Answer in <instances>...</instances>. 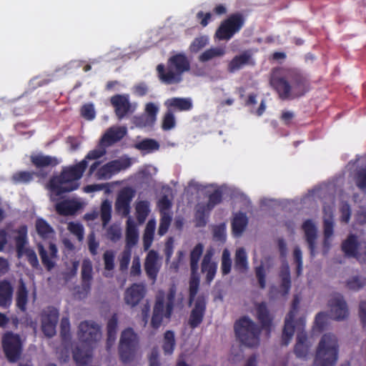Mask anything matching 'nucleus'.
Instances as JSON below:
<instances>
[{"instance_id":"20e7f679","label":"nucleus","mask_w":366,"mask_h":366,"mask_svg":"<svg viewBox=\"0 0 366 366\" xmlns=\"http://www.w3.org/2000/svg\"><path fill=\"white\" fill-rule=\"evenodd\" d=\"M190 70V62L183 53H179L170 56L167 61V70L162 64L157 66L159 80L165 84L179 83L182 74Z\"/></svg>"},{"instance_id":"72a5a7b5","label":"nucleus","mask_w":366,"mask_h":366,"mask_svg":"<svg viewBox=\"0 0 366 366\" xmlns=\"http://www.w3.org/2000/svg\"><path fill=\"white\" fill-rule=\"evenodd\" d=\"M248 219L244 213L237 214L232 221V232L235 237H239L245 230Z\"/></svg>"},{"instance_id":"13d9d810","label":"nucleus","mask_w":366,"mask_h":366,"mask_svg":"<svg viewBox=\"0 0 366 366\" xmlns=\"http://www.w3.org/2000/svg\"><path fill=\"white\" fill-rule=\"evenodd\" d=\"M323 229L324 237L331 238L334 232V222L332 212L330 213L328 217L324 218Z\"/></svg>"},{"instance_id":"6ab92c4d","label":"nucleus","mask_w":366,"mask_h":366,"mask_svg":"<svg viewBox=\"0 0 366 366\" xmlns=\"http://www.w3.org/2000/svg\"><path fill=\"white\" fill-rule=\"evenodd\" d=\"M256 317L261 325V328L270 333L273 317L265 302L255 304Z\"/></svg>"},{"instance_id":"58836bf2","label":"nucleus","mask_w":366,"mask_h":366,"mask_svg":"<svg viewBox=\"0 0 366 366\" xmlns=\"http://www.w3.org/2000/svg\"><path fill=\"white\" fill-rule=\"evenodd\" d=\"M112 174H116L122 170L127 169L132 165L131 159L129 157L120 158L112 160L106 164Z\"/></svg>"},{"instance_id":"f704fd0d","label":"nucleus","mask_w":366,"mask_h":366,"mask_svg":"<svg viewBox=\"0 0 366 366\" xmlns=\"http://www.w3.org/2000/svg\"><path fill=\"white\" fill-rule=\"evenodd\" d=\"M358 244L357 237L354 234H350L342 243V250L346 256L356 257L359 252L357 251Z\"/></svg>"},{"instance_id":"de8ad7c7","label":"nucleus","mask_w":366,"mask_h":366,"mask_svg":"<svg viewBox=\"0 0 366 366\" xmlns=\"http://www.w3.org/2000/svg\"><path fill=\"white\" fill-rule=\"evenodd\" d=\"M101 219L103 227H106L112 218V204L111 202L105 199L102 202L100 207Z\"/></svg>"},{"instance_id":"4c0bfd02","label":"nucleus","mask_w":366,"mask_h":366,"mask_svg":"<svg viewBox=\"0 0 366 366\" xmlns=\"http://www.w3.org/2000/svg\"><path fill=\"white\" fill-rule=\"evenodd\" d=\"M139 239L138 230L135 224L130 220L127 221L126 229V247L129 249L137 244Z\"/></svg>"},{"instance_id":"cd10ccee","label":"nucleus","mask_w":366,"mask_h":366,"mask_svg":"<svg viewBox=\"0 0 366 366\" xmlns=\"http://www.w3.org/2000/svg\"><path fill=\"white\" fill-rule=\"evenodd\" d=\"M164 104L168 109L173 112L189 111L193 107L192 102L189 98L173 97L168 99Z\"/></svg>"},{"instance_id":"4be33fe9","label":"nucleus","mask_w":366,"mask_h":366,"mask_svg":"<svg viewBox=\"0 0 366 366\" xmlns=\"http://www.w3.org/2000/svg\"><path fill=\"white\" fill-rule=\"evenodd\" d=\"M212 250H207L201 264L202 272L206 274V282L208 284L214 280L217 269V264L212 260Z\"/></svg>"},{"instance_id":"412c9836","label":"nucleus","mask_w":366,"mask_h":366,"mask_svg":"<svg viewBox=\"0 0 366 366\" xmlns=\"http://www.w3.org/2000/svg\"><path fill=\"white\" fill-rule=\"evenodd\" d=\"M145 295L144 287L134 283L127 288L124 294L125 303L132 307L137 306Z\"/></svg>"},{"instance_id":"9b49d317","label":"nucleus","mask_w":366,"mask_h":366,"mask_svg":"<svg viewBox=\"0 0 366 366\" xmlns=\"http://www.w3.org/2000/svg\"><path fill=\"white\" fill-rule=\"evenodd\" d=\"M2 347L7 360L16 362L21 355V344L19 336L12 332H6L2 337Z\"/></svg>"},{"instance_id":"1a4fd4ad","label":"nucleus","mask_w":366,"mask_h":366,"mask_svg":"<svg viewBox=\"0 0 366 366\" xmlns=\"http://www.w3.org/2000/svg\"><path fill=\"white\" fill-rule=\"evenodd\" d=\"M244 24V18L239 13L232 14L222 21L217 29L214 38L219 41H229L238 33Z\"/></svg>"},{"instance_id":"864d4df0","label":"nucleus","mask_w":366,"mask_h":366,"mask_svg":"<svg viewBox=\"0 0 366 366\" xmlns=\"http://www.w3.org/2000/svg\"><path fill=\"white\" fill-rule=\"evenodd\" d=\"M176 125V121L174 118V115L173 114V111L167 109V112L164 114L162 123V128L164 131H169L173 129Z\"/></svg>"},{"instance_id":"bf43d9fd","label":"nucleus","mask_w":366,"mask_h":366,"mask_svg":"<svg viewBox=\"0 0 366 366\" xmlns=\"http://www.w3.org/2000/svg\"><path fill=\"white\" fill-rule=\"evenodd\" d=\"M60 335L63 341L69 340L70 335V322L67 317H63L60 325Z\"/></svg>"},{"instance_id":"7c9ffc66","label":"nucleus","mask_w":366,"mask_h":366,"mask_svg":"<svg viewBox=\"0 0 366 366\" xmlns=\"http://www.w3.org/2000/svg\"><path fill=\"white\" fill-rule=\"evenodd\" d=\"M295 318V312L292 310H290L285 321V325L282 330V345L287 346L290 340H292L294 332H295V325L293 324Z\"/></svg>"},{"instance_id":"2eb2a0df","label":"nucleus","mask_w":366,"mask_h":366,"mask_svg":"<svg viewBox=\"0 0 366 366\" xmlns=\"http://www.w3.org/2000/svg\"><path fill=\"white\" fill-rule=\"evenodd\" d=\"M207 309V302L203 297H198L191 310L188 325L191 329H195L202 322Z\"/></svg>"},{"instance_id":"aec40b11","label":"nucleus","mask_w":366,"mask_h":366,"mask_svg":"<svg viewBox=\"0 0 366 366\" xmlns=\"http://www.w3.org/2000/svg\"><path fill=\"white\" fill-rule=\"evenodd\" d=\"M125 127H110L102 136L100 144L104 147H109L119 142L127 134Z\"/></svg>"},{"instance_id":"79ce46f5","label":"nucleus","mask_w":366,"mask_h":366,"mask_svg":"<svg viewBox=\"0 0 366 366\" xmlns=\"http://www.w3.org/2000/svg\"><path fill=\"white\" fill-rule=\"evenodd\" d=\"M226 53L223 47H212L205 50L199 56V61L201 62H207L215 57L223 56Z\"/></svg>"},{"instance_id":"09e8293b","label":"nucleus","mask_w":366,"mask_h":366,"mask_svg":"<svg viewBox=\"0 0 366 366\" xmlns=\"http://www.w3.org/2000/svg\"><path fill=\"white\" fill-rule=\"evenodd\" d=\"M134 148L141 151H154L159 148V143L153 139H144L134 144Z\"/></svg>"},{"instance_id":"dca6fc26","label":"nucleus","mask_w":366,"mask_h":366,"mask_svg":"<svg viewBox=\"0 0 366 366\" xmlns=\"http://www.w3.org/2000/svg\"><path fill=\"white\" fill-rule=\"evenodd\" d=\"M38 251L42 264L48 271H51L56 265V261L58 259V249L55 244L50 243L49 247V253L44 247L38 244Z\"/></svg>"},{"instance_id":"f3484780","label":"nucleus","mask_w":366,"mask_h":366,"mask_svg":"<svg viewBox=\"0 0 366 366\" xmlns=\"http://www.w3.org/2000/svg\"><path fill=\"white\" fill-rule=\"evenodd\" d=\"M81 287L77 291L79 297H85L91 290L92 280V264L90 260L84 259L81 264Z\"/></svg>"},{"instance_id":"0e129e2a","label":"nucleus","mask_w":366,"mask_h":366,"mask_svg":"<svg viewBox=\"0 0 366 366\" xmlns=\"http://www.w3.org/2000/svg\"><path fill=\"white\" fill-rule=\"evenodd\" d=\"M255 275L259 287L261 289H264L266 287V272L262 264L255 267Z\"/></svg>"},{"instance_id":"6e6552de","label":"nucleus","mask_w":366,"mask_h":366,"mask_svg":"<svg viewBox=\"0 0 366 366\" xmlns=\"http://www.w3.org/2000/svg\"><path fill=\"white\" fill-rule=\"evenodd\" d=\"M138 337L134 330L129 327L122 331L119 340L118 352L120 360L130 363L135 359L138 350Z\"/></svg>"},{"instance_id":"a878e982","label":"nucleus","mask_w":366,"mask_h":366,"mask_svg":"<svg viewBox=\"0 0 366 366\" xmlns=\"http://www.w3.org/2000/svg\"><path fill=\"white\" fill-rule=\"evenodd\" d=\"M14 287L7 280L0 281V307L7 309L12 303Z\"/></svg>"},{"instance_id":"e433bc0d","label":"nucleus","mask_w":366,"mask_h":366,"mask_svg":"<svg viewBox=\"0 0 366 366\" xmlns=\"http://www.w3.org/2000/svg\"><path fill=\"white\" fill-rule=\"evenodd\" d=\"M118 327V318L116 314L113 315L109 320L107 325V347L108 350L112 346L116 340Z\"/></svg>"},{"instance_id":"9d476101","label":"nucleus","mask_w":366,"mask_h":366,"mask_svg":"<svg viewBox=\"0 0 366 366\" xmlns=\"http://www.w3.org/2000/svg\"><path fill=\"white\" fill-rule=\"evenodd\" d=\"M18 235L15 237L16 249L18 257L25 254L29 264L35 269L39 267L36 252L29 248H25L27 244V227L21 225L19 229L14 230Z\"/></svg>"},{"instance_id":"37998d69","label":"nucleus","mask_w":366,"mask_h":366,"mask_svg":"<svg viewBox=\"0 0 366 366\" xmlns=\"http://www.w3.org/2000/svg\"><path fill=\"white\" fill-rule=\"evenodd\" d=\"M199 287V275L198 271L195 272H191L189 282V301L192 303L198 292Z\"/></svg>"},{"instance_id":"c03bdc74","label":"nucleus","mask_w":366,"mask_h":366,"mask_svg":"<svg viewBox=\"0 0 366 366\" xmlns=\"http://www.w3.org/2000/svg\"><path fill=\"white\" fill-rule=\"evenodd\" d=\"M176 345L174 332L167 330L164 335L162 349L165 355H172Z\"/></svg>"},{"instance_id":"680f3d73","label":"nucleus","mask_w":366,"mask_h":366,"mask_svg":"<svg viewBox=\"0 0 366 366\" xmlns=\"http://www.w3.org/2000/svg\"><path fill=\"white\" fill-rule=\"evenodd\" d=\"M208 43V39L206 36H200L195 38L189 46V50L192 53H197L200 49L204 48Z\"/></svg>"},{"instance_id":"49530a36","label":"nucleus","mask_w":366,"mask_h":366,"mask_svg":"<svg viewBox=\"0 0 366 366\" xmlns=\"http://www.w3.org/2000/svg\"><path fill=\"white\" fill-rule=\"evenodd\" d=\"M149 203L147 201L142 200L137 203L136 212L139 222L143 223L149 215Z\"/></svg>"},{"instance_id":"603ef678","label":"nucleus","mask_w":366,"mask_h":366,"mask_svg":"<svg viewBox=\"0 0 366 366\" xmlns=\"http://www.w3.org/2000/svg\"><path fill=\"white\" fill-rule=\"evenodd\" d=\"M232 259L230 252L227 249H224L222 252L221 271L223 275L228 274L231 272Z\"/></svg>"},{"instance_id":"ddd939ff","label":"nucleus","mask_w":366,"mask_h":366,"mask_svg":"<svg viewBox=\"0 0 366 366\" xmlns=\"http://www.w3.org/2000/svg\"><path fill=\"white\" fill-rule=\"evenodd\" d=\"M135 196V191L132 187H124L118 193L116 202L115 209L117 213L124 217L129 215L130 212V204Z\"/></svg>"},{"instance_id":"7ed1b4c3","label":"nucleus","mask_w":366,"mask_h":366,"mask_svg":"<svg viewBox=\"0 0 366 366\" xmlns=\"http://www.w3.org/2000/svg\"><path fill=\"white\" fill-rule=\"evenodd\" d=\"M77 335L81 345L74 350L73 358L77 366H84L92 358L93 345L100 338V328L94 322L83 321L79 325Z\"/></svg>"},{"instance_id":"ea45409f","label":"nucleus","mask_w":366,"mask_h":366,"mask_svg":"<svg viewBox=\"0 0 366 366\" xmlns=\"http://www.w3.org/2000/svg\"><path fill=\"white\" fill-rule=\"evenodd\" d=\"M248 268L247 256L244 248L236 250L234 257V269L239 272H244Z\"/></svg>"},{"instance_id":"4468645a","label":"nucleus","mask_w":366,"mask_h":366,"mask_svg":"<svg viewBox=\"0 0 366 366\" xmlns=\"http://www.w3.org/2000/svg\"><path fill=\"white\" fill-rule=\"evenodd\" d=\"M330 317L335 320H343L346 319L349 315L347 305L342 295H337L329 301Z\"/></svg>"},{"instance_id":"4d7b16f0","label":"nucleus","mask_w":366,"mask_h":366,"mask_svg":"<svg viewBox=\"0 0 366 366\" xmlns=\"http://www.w3.org/2000/svg\"><path fill=\"white\" fill-rule=\"evenodd\" d=\"M209 212L207 211V208L205 205L200 206L197 208L195 213V219L197 222V226L204 227L207 224L206 216Z\"/></svg>"},{"instance_id":"b1692460","label":"nucleus","mask_w":366,"mask_h":366,"mask_svg":"<svg viewBox=\"0 0 366 366\" xmlns=\"http://www.w3.org/2000/svg\"><path fill=\"white\" fill-rule=\"evenodd\" d=\"M302 229L305 232V239L311 256H315L317 239V228L311 219H307L302 224Z\"/></svg>"},{"instance_id":"2f4dec72","label":"nucleus","mask_w":366,"mask_h":366,"mask_svg":"<svg viewBox=\"0 0 366 366\" xmlns=\"http://www.w3.org/2000/svg\"><path fill=\"white\" fill-rule=\"evenodd\" d=\"M30 160L33 165H34L38 169L49 166L55 167L59 164V162L56 157L43 155L41 154L31 155Z\"/></svg>"},{"instance_id":"0eeeda50","label":"nucleus","mask_w":366,"mask_h":366,"mask_svg":"<svg viewBox=\"0 0 366 366\" xmlns=\"http://www.w3.org/2000/svg\"><path fill=\"white\" fill-rule=\"evenodd\" d=\"M239 341L248 347L259 345L261 329L249 317L244 316L237 320L234 325Z\"/></svg>"},{"instance_id":"39448f33","label":"nucleus","mask_w":366,"mask_h":366,"mask_svg":"<svg viewBox=\"0 0 366 366\" xmlns=\"http://www.w3.org/2000/svg\"><path fill=\"white\" fill-rule=\"evenodd\" d=\"M176 290L171 287L167 294L159 290L157 295L151 319V327L157 330L162 325L163 318L170 320L174 307Z\"/></svg>"},{"instance_id":"69168bd1","label":"nucleus","mask_w":366,"mask_h":366,"mask_svg":"<svg viewBox=\"0 0 366 366\" xmlns=\"http://www.w3.org/2000/svg\"><path fill=\"white\" fill-rule=\"evenodd\" d=\"M104 262V268L106 270L110 271L114 268V254L111 250H107L103 255Z\"/></svg>"},{"instance_id":"5fc2aeb1","label":"nucleus","mask_w":366,"mask_h":366,"mask_svg":"<svg viewBox=\"0 0 366 366\" xmlns=\"http://www.w3.org/2000/svg\"><path fill=\"white\" fill-rule=\"evenodd\" d=\"M172 222V217L167 212L161 214L158 234L162 236L167 233Z\"/></svg>"},{"instance_id":"5701e85b","label":"nucleus","mask_w":366,"mask_h":366,"mask_svg":"<svg viewBox=\"0 0 366 366\" xmlns=\"http://www.w3.org/2000/svg\"><path fill=\"white\" fill-rule=\"evenodd\" d=\"M253 65L254 62L251 54L248 51H244L239 55L234 56L227 64V71L233 74L246 65Z\"/></svg>"},{"instance_id":"a19ab883","label":"nucleus","mask_w":366,"mask_h":366,"mask_svg":"<svg viewBox=\"0 0 366 366\" xmlns=\"http://www.w3.org/2000/svg\"><path fill=\"white\" fill-rule=\"evenodd\" d=\"M204 250V246L202 243H198L192 249L190 252V270L191 272H195L199 269V261L202 255Z\"/></svg>"},{"instance_id":"6e6d98bb","label":"nucleus","mask_w":366,"mask_h":366,"mask_svg":"<svg viewBox=\"0 0 366 366\" xmlns=\"http://www.w3.org/2000/svg\"><path fill=\"white\" fill-rule=\"evenodd\" d=\"M366 285V279L359 276H355L347 282V287L352 290H359Z\"/></svg>"},{"instance_id":"a18cd8bd","label":"nucleus","mask_w":366,"mask_h":366,"mask_svg":"<svg viewBox=\"0 0 366 366\" xmlns=\"http://www.w3.org/2000/svg\"><path fill=\"white\" fill-rule=\"evenodd\" d=\"M36 229L38 234L43 239L48 238L51 234L54 232L50 224L42 218L36 219Z\"/></svg>"},{"instance_id":"c85d7f7f","label":"nucleus","mask_w":366,"mask_h":366,"mask_svg":"<svg viewBox=\"0 0 366 366\" xmlns=\"http://www.w3.org/2000/svg\"><path fill=\"white\" fill-rule=\"evenodd\" d=\"M81 208V204L74 199H65L55 204V209L60 215L74 214Z\"/></svg>"},{"instance_id":"338daca9","label":"nucleus","mask_w":366,"mask_h":366,"mask_svg":"<svg viewBox=\"0 0 366 366\" xmlns=\"http://www.w3.org/2000/svg\"><path fill=\"white\" fill-rule=\"evenodd\" d=\"M131 259V252L129 249H124L119 259V269L124 271L128 268Z\"/></svg>"},{"instance_id":"e2e57ef3","label":"nucleus","mask_w":366,"mask_h":366,"mask_svg":"<svg viewBox=\"0 0 366 366\" xmlns=\"http://www.w3.org/2000/svg\"><path fill=\"white\" fill-rule=\"evenodd\" d=\"M81 115L86 120H93L95 118L96 112L93 104H85L81 108Z\"/></svg>"},{"instance_id":"8fccbe9b","label":"nucleus","mask_w":366,"mask_h":366,"mask_svg":"<svg viewBox=\"0 0 366 366\" xmlns=\"http://www.w3.org/2000/svg\"><path fill=\"white\" fill-rule=\"evenodd\" d=\"M155 229V222L154 220H149L147 224L145 232L144 234L143 242L144 247L147 249L152 244L153 236Z\"/></svg>"},{"instance_id":"3c124183","label":"nucleus","mask_w":366,"mask_h":366,"mask_svg":"<svg viewBox=\"0 0 366 366\" xmlns=\"http://www.w3.org/2000/svg\"><path fill=\"white\" fill-rule=\"evenodd\" d=\"M222 201V192L219 189H215L208 197V202L205 205L207 208V211L210 212L214 207L220 204Z\"/></svg>"},{"instance_id":"423d86ee","label":"nucleus","mask_w":366,"mask_h":366,"mask_svg":"<svg viewBox=\"0 0 366 366\" xmlns=\"http://www.w3.org/2000/svg\"><path fill=\"white\" fill-rule=\"evenodd\" d=\"M338 343L335 335L325 334L318 345L315 364L317 366H335L338 357Z\"/></svg>"},{"instance_id":"c9c22d12","label":"nucleus","mask_w":366,"mask_h":366,"mask_svg":"<svg viewBox=\"0 0 366 366\" xmlns=\"http://www.w3.org/2000/svg\"><path fill=\"white\" fill-rule=\"evenodd\" d=\"M36 176H39V174L34 171H18L12 174L11 181L14 184H27L31 182Z\"/></svg>"},{"instance_id":"774afa93","label":"nucleus","mask_w":366,"mask_h":366,"mask_svg":"<svg viewBox=\"0 0 366 366\" xmlns=\"http://www.w3.org/2000/svg\"><path fill=\"white\" fill-rule=\"evenodd\" d=\"M356 185L360 189H366V169L357 172L356 174Z\"/></svg>"},{"instance_id":"473e14b6","label":"nucleus","mask_w":366,"mask_h":366,"mask_svg":"<svg viewBox=\"0 0 366 366\" xmlns=\"http://www.w3.org/2000/svg\"><path fill=\"white\" fill-rule=\"evenodd\" d=\"M27 302L28 290L24 282L21 279L16 291V306L21 312H25Z\"/></svg>"},{"instance_id":"f8f14e48","label":"nucleus","mask_w":366,"mask_h":366,"mask_svg":"<svg viewBox=\"0 0 366 366\" xmlns=\"http://www.w3.org/2000/svg\"><path fill=\"white\" fill-rule=\"evenodd\" d=\"M59 320V310L54 307H48L42 313L41 330L48 337L56 334V327Z\"/></svg>"},{"instance_id":"052dcab7","label":"nucleus","mask_w":366,"mask_h":366,"mask_svg":"<svg viewBox=\"0 0 366 366\" xmlns=\"http://www.w3.org/2000/svg\"><path fill=\"white\" fill-rule=\"evenodd\" d=\"M106 235L109 239L116 242L119 240L122 237L121 229L117 225L112 224L107 229Z\"/></svg>"},{"instance_id":"f257e3e1","label":"nucleus","mask_w":366,"mask_h":366,"mask_svg":"<svg viewBox=\"0 0 366 366\" xmlns=\"http://www.w3.org/2000/svg\"><path fill=\"white\" fill-rule=\"evenodd\" d=\"M269 85L281 100H292L304 96L310 90V80L295 68L276 67L269 76Z\"/></svg>"},{"instance_id":"c756f323","label":"nucleus","mask_w":366,"mask_h":366,"mask_svg":"<svg viewBox=\"0 0 366 366\" xmlns=\"http://www.w3.org/2000/svg\"><path fill=\"white\" fill-rule=\"evenodd\" d=\"M310 347V345L308 343L307 334L304 332H298L294 347V353L296 357L300 359H307Z\"/></svg>"},{"instance_id":"a211bd4d","label":"nucleus","mask_w":366,"mask_h":366,"mask_svg":"<svg viewBox=\"0 0 366 366\" xmlns=\"http://www.w3.org/2000/svg\"><path fill=\"white\" fill-rule=\"evenodd\" d=\"M110 102L114 107L118 119H122L130 112L131 104L128 94H115L111 97Z\"/></svg>"},{"instance_id":"bb28decb","label":"nucleus","mask_w":366,"mask_h":366,"mask_svg":"<svg viewBox=\"0 0 366 366\" xmlns=\"http://www.w3.org/2000/svg\"><path fill=\"white\" fill-rule=\"evenodd\" d=\"M279 277L281 280L280 292L285 297L289 294L292 287L290 269L287 262L282 264L279 272Z\"/></svg>"},{"instance_id":"393cba45","label":"nucleus","mask_w":366,"mask_h":366,"mask_svg":"<svg viewBox=\"0 0 366 366\" xmlns=\"http://www.w3.org/2000/svg\"><path fill=\"white\" fill-rule=\"evenodd\" d=\"M158 254L154 250H150L146 257L144 269L148 278L154 282L159 272L157 267Z\"/></svg>"},{"instance_id":"f03ea898","label":"nucleus","mask_w":366,"mask_h":366,"mask_svg":"<svg viewBox=\"0 0 366 366\" xmlns=\"http://www.w3.org/2000/svg\"><path fill=\"white\" fill-rule=\"evenodd\" d=\"M87 167L85 160L62 169L59 175L53 176L49 181L47 187L56 196L70 192L78 189V180L81 178Z\"/></svg>"}]
</instances>
